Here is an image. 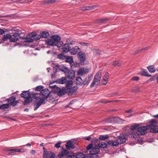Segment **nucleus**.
<instances>
[{"label": "nucleus", "instance_id": "obj_1", "mask_svg": "<svg viewBox=\"0 0 158 158\" xmlns=\"http://www.w3.org/2000/svg\"><path fill=\"white\" fill-rule=\"evenodd\" d=\"M93 77V75L92 74H90L83 81L81 77H77L76 78V82L77 86L80 85L81 86L85 85H88L92 80Z\"/></svg>", "mask_w": 158, "mask_h": 158}, {"label": "nucleus", "instance_id": "obj_2", "mask_svg": "<svg viewBox=\"0 0 158 158\" xmlns=\"http://www.w3.org/2000/svg\"><path fill=\"white\" fill-rule=\"evenodd\" d=\"M149 123L150 124L148 127H152V128L150 129V132L154 133H158V123L157 121L155 119H152L149 121Z\"/></svg>", "mask_w": 158, "mask_h": 158}, {"label": "nucleus", "instance_id": "obj_3", "mask_svg": "<svg viewBox=\"0 0 158 158\" xmlns=\"http://www.w3.org/2000/svg\"><path fill=\"white\" fill-rule=\"evenodd\" d=\"M14 31H17V32H16L12 35H10L11 37H10V41H9L10 42H17L19 40V36L20 34L24 33L17 29H15Z\"/></svg>", "mask_w": 158, "mask_h": 158}, {"label": "nucleus", "instance_id": "obj_4", "mask_svg": "<svg viewBox=\"0 0 158 158\" xmlns=\"http://www.w3.org/2000/svg\"><path fill=\"white\" fill-rule=\"evenodd\" d=\"M9 105L15 107L19 103V100H16V98L15 96H12L9 98L6 99Z\"/></svg>", "mask_w": 158, "mask_h": 158}, {"label": "nucleus", "instance_id": "obj_5", "mask_svg": "<svg viewBox=\"0 0 158 158\" xmlns=\"http://www.w3.org/2000/svg\"><path fill=\"white\" fill-rule=\"evenodd\" d=\"M50 91L48 89L45 88L43 89L40 93V95L42 97V100L44 99V101H45V100L48 101L47 99L50 97Z\"/></svg>", "mask_w": 158, "mask_h": 158}, {"label": "nucleus", "instance_id": "obj_6", "mask_svg": "<svg viewBox=\"0 0 158 158\" xmlns=\"http://www.w3.org/2000/svg\"><path fill=\"white\" fill-rule=\"evenodd\" d=\"M78 57L81 65L86 64L85 63L86 55L84 52L82 51L79 52L78 54Z\"/></svg>", "mask_w": 158, "mask_h": 158}, {"label": "nucleus", "instance_id": "obj_7", "mask_svg": "<svg viewBox=\"0 0 158 158\" xmlns=\"http://www.w3.org/2000/svg\"><path fill=\"white\" fill-rule=\"evenodd\" d=\"M148 130L147 127L141 126L137 128L136 133L138 135H143L146 134Z\"/></svg>", "mask_w": 158, "mask_h": 158}, {"label": "nucleus", "instance_id": "obj_8", "mask_svg": "<svg viewBox=\"0 0 158 158\" xmlns=\"http://www.w3.org/2000/svg\"><path fill=\"white\" fill-rule=\"evenodd\" d=\"M51 38L52 39L56 46H59L61 40V37L60 36L57 35H52L51 37Z\"/></svg>", "mask_w": 158, "mask_h": 158}, {"label": "nucleus", "instance_id": "obj_9", "mask_svg": "<svg viewBox=\"0 0 158 158\" xmlns=\"http://www.w3.org/2000/svg\"><path fill=\"white\" fill-rule=\"evenodd\" d=\"M120 118L116 117H113L107 119L106 121L107 123H117L118 122Z\"/></svg>", "mask_w": 158, "mask_h": 158}, {"label": "nucleus", "instance_id": "obj_10", "mask_svg": "<svg viewBox=\"0 0 158 158\" xmlns=\"http://www.w3.org/2000/svg\"><path fill=\"white\" fill-rule=\"evenodd\" d=\"M68 78L69 79H73L75 76V72L74 70H70L69 69L65 74Z\"/></svg>", "mask_w": 158, "mask_h": 158}, {"label": "nucleus", "instance_id": "obj_11", "mask_svg": "<svg viewBox=\"0 0 158 158\" xmlns=\"http://www.w3.org/2000/svg\"><path fill=\"white\" fill-rule=\"evenodd\" d=\"M73 47H70L69 44H64L62 48V52L63 53H66L70 52L71 48Z\"/></svg>", "mask_w": 158, "mask_h": 158}, {"label": "nucleus", "instance_id": "obj_12", "mask_svg": "<svg viewBox=\"0 0 158 158\" xmlns=\"http://www.w3.org/2000/svg\"><path fill=\"white\" fill-rule=\"evenodd\" d=\"M119 142V144L123 143H125L127 140L126 135L123 134H121L118 136L117 139Z\"/></svg>", "mask_w": 158, "mask_h": 158}, {"label": "nucleus", "instance_id": "obj_13", "mask_svg": "<svg viewBox=\"0 0 158 158\" xmlns=\"http://www.w3.org/2000/svg\"><path fill=\"white\" fill-rule=\"evenodd\" d=\"M43 156V158H54L56 156L55 154L51 151H49Z\"/></svg>", "mask_w": 158, "mask_h": 158}, {"label": "nucleus", "instance_id": "obj_14", "mask_svg": "<svg viewBox=\"0 0 158 158\" xmlns=\"http://www.w3.org/2000/svg\"><path fill=\"white\" fill-rule=\"evenodd\" d=\"M67 92V89L65 88L62 87L61 88H60L57 94V95L59 97H61L64 95Z\"/></svg>", "mask_w": 158, "mask_h": 158}, {"label": "nucleus", "instance_id": "obj_15", "mask_svg": "<svg viewBox=\"0 0 158 158\" xmlns=\"http://www.w3.org/2000/svg\"><path fill=\"white\" fill-rule=\"evenodd\" d=\"M78 87L77 86H75L69 89V90L67 94L68 96H71L76 92L78 89Z\"/></svg>", "mask_w": 158, "mask_h": 158}, {"label": "nucleus", "instance_id": "obj_16", "mask_svg": "<svg viewBox=\"0 0 158 158\" xmlns=\"http://www.w3.org/2000/svg\"><path fill=\"white\" fill-rule=\"evenodd\" d=\"M89 71V68H82L79 69L78 71V74L79 75H82L88 73Z\"/></svg>", "mask_w": 158, "mask_h": 158}, {"label": "nucleus", "instance_id": "obj_17", "mask_svg": "<svg viewBox=\"0 0 158 158\" xmlns=\"http://www.w3.org/2000/svg\"><path fill=\"white\" fill-rule=\"evenodd\" d=\"M100 152V149L98 147L97 144L95 145V146L93 147L91 150L89 151V153L99 154Z\"/></svg>", "mask_w": 158, "mask_h": 158}, {"label": "nucleus", "instance_id": "obj_18", "mask_svg": "<svg viewBox=\"0 0 158 158\" xmlns=\"http://www.w3.org/2000/svg\"><path fill=\"white\" fill-rule=\"evenodd\" d=\"M80 48L78 46L73 47L70 51V53L73 55L76 54L80 51Z\"/></svg>", "mask_w": 158, "mask_h": 158}, {"label": "nucleus", "instance_id": "obj_19", "mask_svg": "<svg viewBox=\"0 0 158 158\" xmlns=\"http://www.w3.org/2000/svg\"><path fill=\"white\" fill-rule=\"evenodd\" d=\"M107 143L109 146H117L119 144L117 139L114 141L112 140L109 141L107 142Z\"/></svg>", "mask_w": 158, "mask_h": 158}, {"label": "nucleus", "instance_id": "obj_20", "mask_svg": "<svg viewBox=\"0 0 158 158\" xmlns=\"http://www.w3.org/2000/svg\"><path fill=\"white\" fill-rule=\"evenodd\" d=\"M45 102L44 101V99H41V101H39L37 103H34V106H35L34 108L35 110H36L43 103H45Z\"/></svg>", "mask_w": 158, "mask_h": 158}, {"label": "nucleus", "instance_id": "obj_21", "mask_svg": "<svg viewBox=\"0 0 158 158\" xmlns=\"http://www.w3.org/2000/svg\"><path fill=\"white\" fill-rule=\"evenodd\" d=\"M22 98H25L27 97H31V94L29 91H24L20 94Z\"/></svg>", "mask_w": 158, "mask_h": 158}, {"label": "nucleus", "instance_id": "obj_22", "mask_svg": "<svg viewBox=\"0 0 158 158\" xmlns=\"http://www.w3.org/2000/svg\"><path fill=\"white\" fill-rule=\"evenodd\" d=\"M67 81V79L65 77H63L57 79L56 82L60 84H63L65 83Z\"/></svg>", "mask_w": 158, "mask_h": 158}, {"label": "nucleus", "instance_id": "obj_23", "mask_svg": "<svg viewBox=\"0 0 158 158\" xmlns=\"http://www.w3.org/2000/svg\"><path fill=\"white\" fill-rule=\"evenodd\" d=\"M69 154V152L66 150H63L58 154V156L60 158L63 157L64 156H67Z\"/></svg>", "mask_w": 158, "mask_h": 158}, {"label": "nucleus", "instance_id": "obj_24", "mask_svg": "<svg viewBox=\"0 0 158 158\" xmlns=\"http://www.w3.org/2000/svg\"><path fill=\"white\" fill-rule=\"evenodd\" d=\"M12 2H18L20 4H23V3H30L32 2V1L30 0L28 1L27 0H17V1H15V0H12Z\"/></svg>", "mask_w": 158, "mask_h": 158}, {"label": "nucleus", "instance_id": "obj_25", "mask_svg": "<svg viewBox=\"0 0 158 158\" xmlns=\"http://www.w3.org/2000/svg\"><path fill=\"white\" fill-rule=\"evenodd\" d=\"M46 43L49 46H56V44H55L52 39L51 38L48 39L46 40Z\"/></svg>", "mask_w": 158, "mask_h": 158}, {"label": "nucleus", "instance_id": "obj_26", "mask_svg": "<svg viewBox=\"0 0 158 158\" xmlns=\"http://www.w3.org/2000/svg\"><path fill=\"white\" fill-rule=\"evenodd\" d=\"M50 86L52 88V91L55 93H56L57 94L59 90L60 89V88L58 87L56 85H54L52 86H51L50 85Z\"/></svg>", "mask_w": 158, "mask_h": 158}, {"label": "nucleus", "instance_id": "obj_27", "mask_svg": "<svg viewBox=\"0 0 158 158\" xmlns=\"http://www.w3.org/2000/svg\"><path fill=\"white\" fill-rule=\"evenodd\" d=\"M101 73L100 72H98L96 73L94 76V79L96 80L98 82H100L101 81Z\"/></svg>", "mask_w": 158, "mask_h": 158}, {"label": "nucleus", "instance_id": "obj_28", "mask_svg": "<svg viewBox=\"0 0 158 158\" xmlns=\"http://www.w3.org/2000/svg\"><path fill=\"white\" fill-rule=\"evenodd\" d=\"M20 39L22 40H23L25 42H31L33 41V39L32 38H29L27 37H25L24 36H19Z\"/></svg>", "mask_w": 158, "mask_h": 158}, {"label": "nucleus", "instance_id": "obj_29", "mask_svg": "<svg viewBox=\"0 0 158 158\" xmlns=\"http://www.w3.org/2000/svg\"><path fill=\"white\" fill-rule=\"evenodd\" d=\"M98 147L100 148H106L107 146V144L106 142H102L98 143Z\"/></svg>", "mask_w": 158, "mask_h": 158}, {"label": "nucleus", "instance_id": "obj_30", "mask_svg": "<svg viewBox=\"0 0 158 158\" xmlns=\"http://www.w3.org/2000/svg\"><path fill=\"white\" fill-rule=\"evenodd\" d=\"M42 38H47L49 36V33L48 32L43 31L40 33Z\"/></svg>", "mask_w": 158, "mask_h": 158}, {"label": "nucleus", "instance_id": "obj_31", "mask_svg": "<svg viewBox=\"0 0 158 158\" xmlns=\"http://www.w3.org/2000/svg\"><path fill=\"white\" fill-rule=\"evenodd\" d=\"M110 19V18H104L99 19L97 21L98 23H104L109 21Z\"/></svg>", "mask_w": 158, "mask_h": 158}, {"label": "nucleus", "instance_id": "obj_32", "mask_svg": "<svg viewBox=\"0 0 158 158\" xmlns=\"http://www.w3.org/2000/svg\"><path fill=\"white\" fill-rule=\"evenodd\" d=\"M112 64L115 66L119 67L122 65V63L119 60L115 61L113 62Z\"/></svg>", "mask_w": 158, "mask_h": 158}, {"label": "nucleus", "instance_id": "obj_33", "mask_svg": "<svg viewBox=\"0 0 158 158\" xmlns=\"http://www.w3.org/2000/svg\"><path fill=\"white\" fill-rule=\"evenodd\" d=\"M98 154H96L94 153H89L87 154L86 155V157L89 158H97L98 156L97 155Z\"/></svg>", "mask_w": 158, "mask_h": 158}, {"label": "nucleus", "instance_id": "obj_34", "mask_svg": "<svg viewBox=\"0 0 158 158\" xmlns=\"http://www.w3.org/2000/svg\"><path fill=\"white\" fill-rule=\"evenodd\" d=\"M141 75L142 76H146V77H151V75H149L148 74V72L146 69H143L142 70V73H141Z\"/></svg>", "mask_w": 158, "mask_h": 158}, {"label": "nucleus", "instance_id": "obj_35", "mask_svg": "<svg viewBox=\"0 0 158 158\" xmlns=\"http://www.w3.org/2000/svg\"><path fill=\"white\" fill-rule=\"evenodd\" d=\"M85 156L86 157V156L82 152L77 153L76 156V158H85Z\"/></svg>", "mask_w": 158, "mask_h": 158}, {"label": "nucleus", "instance_id": "obj_36", "mask_svg": "<svg viewBox=\"0 0 158 158\" xmlns=\"http://www.w3.org/2000/svg\"><path fill=\"white\" fill-rule=\"evenodd\" d=\"M66 61L69 62L71 65L73 62V56H68L66 58Z\"/></svg>", "mask_w": 158, "mask_h": 158}, {"label": "nucleus", "instance_id": "obj_37", "mask_svg": "<svg viewBox=\"0 0 158 158\" xmlns=\"http://www.w3.org/2000/svg\"><path fill=\"white\" fill-rule=\"evenodd\" d=\"M148 69L150 73H154L156 71L153 65L148 66Z\"/></svg>", "mask_w": 158, "mask_h": 158}, {"label": "nucleus", "instance_id": "obj_38", "mask_svg": "<svg viewBox=\"0 0 158 158\" xmlns=\"http://www.w3.org/2000/svg\"><path fill=\"white\" fill-rule=\"evenodd\" d=\"M73 84V82L72 81H68L66 84V87L68 89L71 88Z\"/></svg>", "mask_w": 158, "mask_h": 158}, {"label": "nucleus", "instance_id": "obj_39", "mask_svg": "<svg viewBox=\"0 0 158 158\" xmlns=\"http://www.w3.org/2000/svg\"><path fill=\"white\" fill-rule=\"evenodd\" d=\"M9 106V104L8 103L3 104L0 106V109L5 110L8 109Z\"/></svg>", "mask_w": 158, "mask_h": 158}, {"label": "nucleus", "instance_id": "obj_40", "mask_svg": "<svg viewBox=\"0 0 158 158\" xmlns=\"http://www.w3.org/2000/svg\"><path fill=\"white\" fill-rule=\"evenodd\" d=\"M99 83V82H98V81L94 79L93 81L91 84L90 86L91 88H92L95 85H98Z\"/></svg>", "mask_w": 158, "mask_h": 158}, {"label": "nucleus", "instance_id": "obj_41", "mask_svg": "<svg viewBox=\"0 0 158 158\" xmlns=\"http://www.w3.org/2000/svg\"><path fill=\"white\" fill-rule=\"evenodd\" d=\"M10 35L7 34L6 35H4V37L2 38V40L4 41H7L8 40H10Z\"/></svg>", "mask_w": 158, "mask_h": 158}, {"label": "nucleus", "instance_id": "obj_42", "mask_svg": "<svg viewBox=\"0 0 158 158\" xmlns=\"http://www.w3.org/2000/svg\"><path fill=\"white\" fill-rule=\"evenodd\" d=\"M30 97H27V98H25V100L23 102V104L24 105H27L31 101Z\"/></svg>", "mask_w": 158, "mask_h": 158}, {"label": "nucleus", "instance_id": "obj_43", "mask_svg": "<svg viewBox=\"0 0 158 158\" xmlns=\"http://www.w3.org/2000/svg\"><path fill=\"white\" fill-rule=\"evenodd\" d=\"M68 69H69L68 68L66 67L65 66H60V70L61 71L64 72L65 74L67 72Z\"/></svg>", "mask_w": 158, "mask_h": 158}, {"label": "nucleus", "instance_id": "obj_44", "mask_svg": "<svg viewBox=\"0 0 158 158\" xmlns=\"http://www.w3.org/2000/svg\"><path fill=\"white\" fill-rule=\"evenodd\" d=\"M12 150L16 152H23L26 151V149H12Z\"/></svg>", "mask_w": 158, "mask_h": 158}, {"label": "nucleus", "instance_id": "obj_45", "mask_svg": "<svg viewBox=\"0 0 158 158\" xmlns=\"http://www.w3.org/2000/svg\"><path fill=\"white\" fill-rule=\"evenodd\" d=\"M109 136L108 135H101L99 137V139L104 140L106 139H108Z\"/></svg>", "mask_w": 158, "mask_h": 158}, {"label": "nucleus", "instance_id": "obj_46", "mask_svg": "<svg viewBox=\"0 0 158 158\" xmlns=\"http://www.w3.org/2000/svg\"><path fill=\"white\" fill-rule=\"evenodd\" d=\"M79 63L76 62H74L73 61V63H72V64H71V66L72 68H74L78 67L79 66Z\"/></svg>", "mask_w": 158, "mask_h": 158}, {"label": "nucleus", "instance_id": "obj_47", "mask_svg": "<svg viewBox=\"0 0 158 158\" xmlns=\"http://www.w3.org/2000/svg\"><path fill=\"white\" fill-rule=\"evenodd\" d=\"M58 57L60 59L64 60L65 59L66 56H64L63 54H60L58 55Z\"/></svg>", "mask_w": 158, "mask_h": 158}, {"label": "nucleus", "instance_id": "obj_48", "mask_svg": "<svg viewBox=\"0 0 158 158\" xmlns=\"http://www.w3.org/2000/svg\"><path fill=\"white\" fill-rule=\"evenodd\" d=\"M98 139L94 138L91 141V143H92V144L95 145L96 143H98Z\"/></svg>", "mask_w": 158, "mask_h": 158}, {"label": "nucleus", "instance_id": "obj_49", "mask_svg": "<svg viewBox=\"0 0 158 158\" xmlns=\"http://www.w3.org/2000/svg\"><path fill=\"white\" fill-rule=\"evenodd\" d=\"M43 87L42 86L39 85L36 87L35 90L38 91H41L43 89Z\"/></svg>", "mask_w": 158, "mask_h": 158}, {"label": "nucleus", "instance_id": "obj_50", "mask_svg": "<svg viewBox=\"0 0 158 158\" xmlns=\"http://www.w3.org/2000/svg\"><path fill=\"white\" fill-rule=\"evenodd\" d=\"M66 44H69L70 47H73V45L74 44V42L73 41H70L69 39L67 40Z\"/></svg>", "mask_w": 158, "mask_h": 158}, {"label": "nucleus", "instance_id": "obj_51", "mask_svg": "<svg viewBox=\"0 0 158 158\" xmlns=\"http://www.w3.org/2000/svg\"><path fill=\"white\" fill-rule=\"evenodd\" d=\"M139 126V125L137 124H134L131 125V126L130 129L132 130H135L137 127Z\"/></svg>", "mask_w": 158, "mask_h": 158}, {"label": "nucleus", "instance_id": "obj_52", "mask_svg": "<svg viewBox=\"0 0 158 158\" xmlns=\"http://www.w3.org/2000/svg\"><path fill=\"white\" fill-rule=\"evenodd\" d=\"M13 149H7V151H10V152L8 153V154L9 155H14L15 154V151H12V150Z\"/></svg>", "mask_w": 158, "mask_h": 158}, {"label": "nucleus", "instance_id": "obj_53", "mask_svg": "<svg viewBox=\"0 0 158 158\" xmlns=\"http://www.w3.org/2000/svg\"><path fill=\"white\" fill-rule=\"evenodd\" d=\"M133 91L134 92H139L140 91V89L137 86H135L134 88V89H133Z\"/></svg>", "mask_w": 158, "mask_h": 158}, {"label": "nucleus", "instance_id": "obj_54", "mask_svg": "<svg viewBox=\"0 0 158 158\" xmlns=\"http://www.w3.org/2000/svg\"><path fill=\"white\" fill-rule=\"evenodd\" d=\"M93 144L92 143H90L86 147V150L87 151L93 148Z\"/></svg>", "mask_w": 158, "mask_h": 158}, {"label": "nucleus", "instance_id": "obj_55", "mask_svg": "<svg viewBox=\"0 0 158 158\" xmlns=\"http://www.w3.org/2000/svg\"><path fill=\"white\" fill-rule=\"evenodd\" d=\"M56 1V0H46V3L47 4H52Z\"/></svg>", "mask_w": 158, "mask_h": 158}, {"label": "nucleus", "instance_id": "obj_56", "mask_svg": "<svg viewBox=\"0 0 158 158\" xmlns=\"http://www.w3.org/2000/svg\"><path fill=\"white\" fill-rule=\"evenodd\" d=\"M67 143L69 145L71 146L72 147H73V149H74L73 147L74 142L73 141H69L67 142Z\"/></svg>", "mask_w": 158, "mask_h": 158}, {"label": "nucleus", "instance_id": "obj_57", "mask_svg": "<svg viewBox=\"0 0 158 158\" xmlns=\"http://www.w3.org/2000/svg\"><path fill=\"white\" fill-rule=\"evenodd\" d=\"M35 36V37L34 39L36 40H39L41 38H42L40 34V35H38V34H36Z\"/></svg>", "mask_w": 158, "mask_h": 158}, {"label": "nucleus", "instance_id": "obj_58", "mask_svg": "<svg viewBox=\"0 0 158 158\" xmlns=\"http://www.w3.org/2000/svg\"><path fill=\"white\" fill-rule=\"evenodd\" d=\"M109 75V74L107 72L105 73L104 77L103 78V80L105 81H107L108 80V78L107 77Z\"/></svg>", "mask_w": 158, "mask_h": 158}, {"label": "nucleus", "instance_id": "obj_59", "mask_svg": "<svg viewBox=\"0 0 158 158\" xmlns=\"http://www.w3.org/2000/svg\"><path fill=\"white\" fill-rule=\"evenodd\" d=\"M32 98L34 99H35L37 101H41L42 99V98H41L40 96H33Z\"/></svg>", "mask_w": 158, "mask_h": 158}, {"label": "nucleus", "instance_id": "obj_60", "mask_svg": "<svg viewBox=\"0 0 158 158\" xmlns=\"http://www.w3.org/2000/svg\"><path fill=\"white\" fill-rule=\"evenodd\" d=\"M61 143L60 142H59L57 143H56L55 145V147L57 148H58L60 147V145Z\"/></svg>", "mask_w": 158, "mask_h": 158}, {"label": "nucleus", "instance_id": "obj_61", "mask_svg": "<svg viewBox=\"0 0 158 158\" xmlns=\"http://www.w3.org/2000/svg\"><path fill=\"white\" fill-rule=\"evenodd\" d=\"M139 79V77L137 76L131 78V80L133 81H137Z\"/></svg>", "mask_w": 158, "mask_h": 158}, {"label": "nucleus", "instance_id": "obj_62", "mask_svg": "<svg viewBox=\"0 0 158 158\" xmlns=\"http://www.w3.org/2000/svg\"><path fill=\"white\" fill-rule=\"evenodd\" d=\"M35 35L36 34L34 32H31L30 34L29 35L31 37L33 38L34 39L35 37Z\"/></svg>", "mask_w": 158, "mask_h": 158}, {"label": "nucleus", "instance_id": "obj_63", "mask_svg": "<svg viewBox=\"0 0 158 158\" xmlns=\"http://www.w3.org/2000/svg\"><path fill=\"white\" fill-rule=\"evenodd\" d=\"M65 147L68 150H70L71 148L73 149V147H72L71 146H70L68 144L66 145Z\"/></svg>", "mask_w": 158, "mask_h": 158}, {"label": "nucleus", "instance_id": "obj_64", "mask_svg": "<svg viewBox=\"0 0 158 158\" xmlns=\"http://www.w3.org/2000/svg\"><path fill=\"white\" fill-rule=\"evenodd\" d=\"M60 66L59 64H56L55 65L54 68H56V72H57V69H60Z\"/></svg>", "mask_w": 158, "mask_h": 158}]
</instances>
